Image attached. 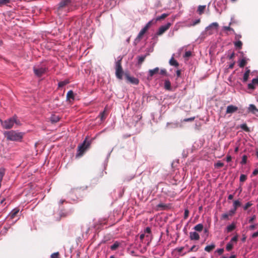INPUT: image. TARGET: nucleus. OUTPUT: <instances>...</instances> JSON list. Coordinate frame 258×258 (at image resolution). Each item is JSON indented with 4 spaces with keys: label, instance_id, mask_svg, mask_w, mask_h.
Masks as SVG:
<instances>
[{
    "label": "nucleus",
    "instance_id": "obj_1",
    "mask_svg": "<svg viewBox=\"0 0 258 258\" xmlns=\"http://www.w3.org/2000/svg\"><path fill=\"white\" fill-rule=\"evenodd\" d=\"M72 0H60V2L55 6V13L58 15H64L70 10L69 7Z\"/></svg>",
    "mask_w": 258,
    "mask_h": 258
},
{
    "label": "nucleus",
    "instance_id": "obj_2",
    "mask_svg": "<svg viewBox=\"0 0 258 258\" xmlns=\"http://www.w3.org/2000/svg\"><path fill=\"white\" fill-rule=\"evenodd\" d=\"M4 136L8 141L20 142L23 138L24 133L12 130L5 132Z\"/></svg>",
    "mask_w": 258,
    "mask_h": 258
},
{
    "label": "nucleus",
    "instance_id": "obj_3",
    "mask_svg": "<svg viewBox=\"0 0 258 258\" xmlns=\"http://www.w3.org/2000/svg\"><path fill=\"white\" fill-rule=\"evenodd\" d=\"M0 122L3 127L5 129L11 128L13 126L14 123H16L18 125L20 124V121L17 120V117L15 116L5 121H3L2 119H0Z\"/></svg>",
    "mask_w": 258,
    "mask_h": 258
},
{
    "label": "nucleus",
    "instance_id": "obj_4",
    "mask_svg": "<svg viewBox=\"0 0 258 258\" xmlns=\"http://www.w3.org/2000/svg\"><path fill=\"white\" fill-rule=\"evenodd\" d=\"M91 142L87 141L86 139L82 144L78 146L76 157L82 156L86 150L89 148Z\"/></svg>",
    "mask_w": 258,
    "mask_h": 258
},
{
    "label": "nucleus",
    "instance_id": "obj_5",
    "mask_svg": "<svg viewBox=\"0 0 258 258\" xmlns=\"http://www.w3.org/2000/svg\"><path fill=\"white\" fill-rule=\"evenodd\" d=\"M123 71L121 66V58L116 62L115 63V75L117 79L121 80Z\"/></svg>",
    "mask_w": 258,
    "mask_h": 258
},
{
    "label": "nucleus",
    "instance_id": "obj_6",
    "mask_svg": "<svg viewBox=\"0 0 258 258\" xmlns=\"http://www.w3.org/2000/svg\"><path fill=\"white\" fill-rule=\"evenodd\" d=\"M47 69L43 66L34 67L33 71L35 75L37 77H41L46 72Z\"/></svg>",
    "mask_w": 258,
    "mask_h": 258
},
{
    "label": "nucleus",
    "instance_id": "obj_7",
    "mask_svg": "<svg viewBox=\"0 0 258 258\" xmlns=\"http://www.w3.org/2000/svg\"><path fill=\"white\" fill-rule=\"evenodd\" d=\"M124 76H125V78L127 80V81L128 82H129L130 83H131L133 84H135V85L139 84V80L138 79L133 77H131L130 76V75L128 74H127V73H125L124 74Z\"/></svg>",
    "mask_w": 258,
    "mask_h": 258
},
{
    "label": "nucleus",
    "instance_id": "obj_8",
    "mask_svg": "<svg viewBox=\"0 0 258 258\" xmlns=\"http://www.w3.org/2000/svg\"><path fill=\"white\" fill-rule=\"evenodd\" d=\"M170 26H171L170 23H168L165 25L161 26L159 28V30L157 33V34L158 35H161L170 28Z\"/></svg>",
    "mask_w": 258,
    "mask_h": 258
},
{
    "label": "nucleus",
    "instance_id": "obj_9",
    "mask_svg": "<svg viewBox=\"0 0 258 258\" xmlns=\"http://www.w3.org/2000/svg\"><path fill=\"white\" fill-rule=\"evenodd\" d=\"M258 87V78L253 79L251 83L248 84V89L250 90L255 89V87Z\"/></svg>",
    "mask_w": 258,
    "mask_h": 258
},
{
    "label": "nucleus",
    "instance_id": "obj_10",
    "mask_svg": "<svg viewBox=\"0 0 258 258\" xmlns=\"http://www.w3.org/2000/svg\"><path fill=\"white\" fill-rule=\"evenodd\" d=\"M238 109V108L237 106L230 105L227 107L226 113V114H232L236 112Z\"/></svg>",
    "mask_w": 258,
    "mask_h": 258
},
{
    "label": "nucleus",
    "instance_id": "obj_11",
    "mask_svg": "<svg viewBox=\"0 0 258 258\" xmlns=\"http://www.w3.org/2000/svg\"><path fill=\"white\" fill-rule=\"evenodd\" d=\"M159 68L158 67L155 68V69L153 70H149L148 72V75L147 79L148 80H151L152 77L155 75L158 74L159 72Z\"/></svg>",
    "mask_w": 258,
    "mask_h": 258
},
{
    "label": "nucleus",
    "instance_id": "obj_12",
    "mask_svg": "<svg viewBox=\"0 0 258 258\" xmlns=\"http://www.w3.org/2000/svg\"><path fill=\"white\" fill-rule=\"evenodd\" d=\"M189 238L191 240H198L200 239V235L196 232H190L189 233Z\"/></svg>",
    "mask_w": 258,
    "mask_h": 258
},
{
    "label": "nucleus",
    "instance_id": "obj_13",
    "mask_svg": "<svg viewBox=\"0 0 258 258\" xmlns=\"http://www.w3.org/2000/svg\"><path fill=\"white\" fill-rule=\"evenodd\" d=\"M68 215V212H66L64 210H61L59 212V216L58 217L56 218V220L59 221H60L61 218L66 217Z\"/></svg>",
    "mask_w": 258,
    "mask_h": 258
},
{
    "label": "nucleus",
    "instance_id": "obj_14",
    "mask_svg": "<svg viewBox=\"0 0 258 258\" xmlns=\"http://www.w3.org/2000/svg\"><path fill=\"white\" fill-rule=\"evenodd\" d=\"M250 73V70L248 69V68H246V71H245V73L244 74L243 78V82H246L247 81L248 78H249Z\"/></svg>",
    "mask_w": 258,
    "mask_h": 258
},
{
    "label": "nucleus",
    "instance_id": "obj_15",
    "mask_svg": "<svg viewBox=\"0 0 258 258\" xmlns=\"http://www.w3.org/2000/svg\"><path fill=\"white\" fill-rule=\"evenodd\" d=\"M60 119V117L58 115L53 114L50 118V120L52 123H56L58 122Z\"/></svg>",
    "mask_w": 258,
    "mask_h": 258
},
{
    "label": "nucleus",
    "instance_id": "obj_16",
    "mask_svg": "<svg viewBox=\"0 0 258 258\" xmlns=\"http://www.w3.org/2000/svg\"><path fill=\"white\" fill-rule=\"evenodd\" d=\"M170 65L172 66H174L176 68H178V66H179V63L177 61V60H176L173 57H172L171 58V59H170L169 60V62Z\"/></svg>",
    "mask_w": 258,
    "mask_h": 258
},
{
    "label": "nucleus",
    "instance_id": "obj_17",
    "mask_svg": "<svg viewBox=\"0 0 258 258\" xmlns=\"http://www.w3.org/2000/svg\"><path fill=\"white\" fill-rule=\"evenodd\" d=\"M248 111L253 114L255 113V111L258 112V109L256 108L255 106L253 104H250L248 107Z\"/></svg>",
    "mask_w": 258,
    "mask_h": 258
},
{
    "label": "nucleus",
    "instance_id": "obj_18",
    "mask_svg": "<svg viewBox=\"0 0 258 258\" xmlns=\"http://www.w3.org/2000/svg\"><path fill=\"white\" fill-rule=\"evenodd\" d=\"M206 5H200L198 7L197 12L199 15H202L204 13V11L206 9Z\"/></svg>",
    "mask_w": 258,
    "mask_h": 258
},
{
    "label": "nucleus",
    "instance_id": "obj_19",
    "mask_svg": "<svg viewBox=\"0 0 258 258\" xmlns=\"http://www.w3.org/2000/svg\"><path fill=\"white\" fill-rule=\"evenodd\" d=\"M147 31L145 29L143 28L141 31L140 32H139V33L138 34L137 38H136V40H140L143 35L145 34V33L147 32Z\"/></svg>",
    "mask_w": 258,
    "mask_h": 258
},
{
    "label": "nucleus",
    "instance_id": "obj_20",
    "mask_svg": "<svg viewBox=\"0 0 258 258\" xmlns=\"http://www.w3.org/2000/svg\"><path fill=\"white\" fill-rule=\"evenodd\" d=\"M204 226L202 224H198L194 227V229L198 232H201Z\"/></svg>",
    "mask_w": 258,
    "mask_h": 258
},
{
    "label": "nucleus",
    "instance_id": "obj_21",
    "mask_svg": "<svg viewBox=\"0 0 258 258\" xmlns=\"http://www.w3.org/2000/svg\"><path fill=\"white\" fill-rule=\"evenodd\" d=\"M164 88L166 90H171V83L169 80H166L164 82Z\"/></svg>",
    "mask_w": 258,
    "mask_h": 258
},
{
    "label": "nucleus",
    "instance_id": "obj_22",
    "mask_svg": "<svg viewBox=\"0 0 258 258\" xmlns=\"http://www.w3.org/2000/svg\"><path fill=\"white\" fill-rule=\"evenodd\" d=\"M19 210L18 209H14L10 214L11 218L14 219L15 218L17 214L19 213Z\"/></svg>",
    "mask_w": 258,
    "mask_h": 258
},
{
    "label": "nucleus",
    "instance_id": "obj_23",
    "mask_svg": "<svg viewBox=\"0 0 258 258\" xmlns=\"http://www.w3.org/2000/svg\"><path fill=\"white\" fill-rule=\"evenodd\" d=\"M215 247V245L214 244H212L210 245L206 246L205 248V250L207 252H210L212 250H213Z\"/></svg>",
    "mask_w": 258,
    "mask_h": 258
},
{
    "label": "nucleus",
    "instance_id": "obj_24",
    "mask_svg": "<svg viewBox=\"0 0 258 258\" xmlns=\"http://www.w3.org/2000/svg\"><path fill=\"white\" fill-rule=\"evenodd\" d=\"M106 116L107 114L106 113V110L105 109L103 111L100 113L98 117L100 118L101 121H103L106 118Z\"/></svg>",
    "mask_w": 258,
    "mask_h": 258
},
{
    "label": "nucleus",
    "instance_id": "obj_25",
    "mask_svg": "<svg viewBox=\"0 0 258 258\" xmlns=\"http://www.w3.org/2000/svg\"><path fill=\"white\" fill-rule=\"evenodd\" d=\"M120 245V243L118 241H115L113 244H112L111 246H110V249L112 250H115L116 249H117L118 248V247Z\"/></svg>",
    "mask_w": 258,
    "mask_h": 258
},
{
    "label": "nucleus",
    "instance_id": "obj_26",
    "mask_svg": "<svg viewBox=\"0 0 258 258\" xmlns=\"http://www.w3.org/2000/svg\"><path fill=\"white\" fill-rule=\"evenodd\" d=\"M240 127L246 132H250L249 128L247 126V125L246 123H243V124H241L240 126Z\"/></svg>",
    "mask_w": 258,
    "mask_h": 258
},
{
    "label": "nucleus",
    "instance_id": "obj_27",
    "mask_svg": "<svg viewBox=\"0 0 258 258\" xmlns=\"http://www.w3.org/2000/svg\"><path fill=\"white\" fill-rule=\"evenodd\" d=\"M67 98L68 99H74V92L73 91L70 90L67 93Z\"/></svg>",
    "mask_w": 258,
    "mask_h": 258
},
{
    "label": "nucleus",
    "instance_id": "obj_28",
    "mask_svg": "<svg viewBox=\"0 0 258 258\" xmlns=\"http://www.w3.org/2000/svg\"><path fill=\"white\" fill-rule=\"evenodd\" d=\"M235 225L234 223H232L231 225L227 227V231L228 232H231L235 229Z\"/></svg>",
    "mask_w": 258,
    "mask_h": 258
},
{
    "label": "nucleus",
    "instance_id": "obj_29",
    "mask_svg": "<svg viewBox=\"0 0 258 258\" xmlns=\"http://www.w3.org/2000/svg\"><path fill=\"white\" fill-rule=\"evenodd\" d=\"M241 206V203L238 200L234 201L233 202V209L236 211L237 208Z\"/></svg>",
    "mask_w": 258,
    "mask_h": 258
},
{
    "label": "nucleus",
    "instance_id": "obj_30",
    "mask_svg": "<svg viewBox=\"0 0 258 258\" xmlns=\"http://www.w3.org/2000/svg\"><path fill=\"white\" fill-rule=\"evenodd\" d=\"M169 15V14H162L160 16H159L158 17L156 18V20L157 21H161L162 20H163L165 18H166Z\"/></svg>",
    "mask_w": 258,
    "mask_h": 258
},
{
    "label": "nucleus",
    "instance_id": "obj_31",
    "mask_svg": "<svg viewBox=\"0 0 258 258\" xmlns=\"http://www.w3.org/2000/svg\"><path fill=\"white\" fill-rule=\"evenodd\" d=\"M247 63L245 58H242L239 62V66L240 68H243Z\"/></svg>",
    "mask_w": 258,
    "mask_h": 258
},
{
    "label": "nucleus",
    "instance_id": "obj_32",
    "mask_svg": "<svg viewBox=\"0 0 258 258\" xmlns=\"http://www.w3.org/2000/svg\"><path fill=\"white\" fill-rule=\"evenodd\" d=\"M147 55H145L144 56H140L138 57V64L141 65L143 63V62L145 60V58Z\"/></svg>",
    "mask_w": 258,
    "mask_h": 258
},
{
    "label": "nucleus",
    "instance_id": "obj_33",
    "mask_svg": "<svg viewBox=\"0 0 258 258\" xmlns=\"http://www.w3.org/2000/svg\"><path fill=\"white\" fill-rule=\"evenodd\" d=\"M10 0H0V7H3L4 5H8L10 3Z\"/></svg>",
    "mask_w": 258,
    "mask_h": 258
},
{
    "label": "nucleus",
    "instance_id": "obj_34",
    "mask_svg": "<svg viewBox=\"0 0 258 258\" xmlns=\"http://www.w3.org/2000/svg\"><path fill=\"white\" fill-rule=\"evenodd\" d=\"M234 45L236 47L238 48L239 49H241L242 45V43L241 41L238 40L235 42H234Z\"/></svg>",
    "mask_w": 258,
    "mask_h": 258
},
{
    "label": "nucleus",
    "instance_id": "obj_35",
    "mask_svg": "<svg viewBox=\"0 0 258 258\" xmlns=\"http://www.w3.org/2000/svg\"><path fill=\"white\" fill-rule=\"evenodd\" d=\"M157 207L160 210H164L167 208V206L164 204L160 203L157 206Z\"/></svg>",
    "mask_w": 258,
    "mask_h": 258
},
{
    "label": "nucleus",
    "instance_id": "obj_36",
    "mask_svg": "<svg viewBox=\"0 0 258 258\" xmlns=\"http://www.w3.org/2000/svg\"><path fill=\"white\" fill-rule=\"evenodd\" d=\"M233 244L229 242L226 245V249L227 251H229L233 248Z\"/></svg>",
    "mask_w": 258,
    "mask_h": 258
},
{
    "label": "nucleus",
    "instance_id": "obj_37",
    "mask_svg": "<svg viewBox=\"0 0 258 258\" xmlns=\"http://www.w3.org/2000/svg\"><path fill=\"white\" fill-rule=\"evenodd\" d=\"M252 205V204L251 202H247L245 206L243 207V209L244 210H247Z\"/></svg>",
    "mask_w": 258,
    "mask_h": 258
},
{
    "label": "nucleus",
    "instance_id": "obj_38",
    "mask_svg": "<svg viewBox=\"0 0 258 258\" xmlns=\"http://www.w3.org/2000/svg\"><path fill=\"white\" fill-rule=\"evenodd\" d=\"M247 157L246 155H244L242 156V160L241 161V164H245L247 161Z\"/></svg>",
    "mask_w": 258,
    "mask_h": 258
},
{
    "label": "nucleus",
    "instance_id": "obj_39",
    "mask_svg": "<svg viewBox=\"0 0 258 258\" xmlns=\"http://www.w3.org/2000/svg\"><path fill=\"white\" fill-rule=\"evenodd\" d=\"M236 211V210H235L234 209H232L230 210L228 213H227L228 214V215H229V216L232 217V216H233L235 214V213Z\"/></svg>",
    "mask_w": 258,
    "mask_h": 258
},
{
    "label": "nucleus",
    "instance_id": "obj_40",
    "mask_svg": "<svg viewBox=\"0 0 258 258\" xmlns=\"http://www.w3.org/2000/svg\"><path fill=\"white\" fill-rule=\"evenodd\" d=\"M68 83V81H61V82H60L58 83V87H63L64 86L66 85Z\"/></svg>",
    "mask_w": 258,
    "mask_h": 258
},
{
    "label": "nucleus",
    "instance_id": "obj_41",
    "mask_svg": "<svg viewBox=\"0 0 258 258\" xmlns=\"http://www.w3.org/2000/svg\"><path fill=\"white\" fill-rule=\"evenodd\" d=\"M51 258H60L58 252H54L51 255Z\"/></svg>",
    "mask_w": 258,
    "mask_h": 258
},
{
    "label": "nucleus",
    "instance_id": "obj_42",
    "mask_svg": "<svg viewBox=\"0 0 258 258\" xmlns=\"http://www.w3.org/2000/svg\"><path fill=\"white\" fill-rule=\"evenodd\" d=\"M246 179H247V176H246V175H245L244 174H241L240 176V181L241 182L245 181Z\"/></svg>",
    "mask_w": 258,
    "mask_h": 258
},
{
    "label": "nucleus",
    "instance_id": "obj_43",
    "mask_svg": "<svg viewBox=\"0 0 258 258\" xmlns=\"http://www.w3.org/2000/svg\"><path fill=\"white\" fill-rule=\"evenodd\" d=\"M159 73L160 74L164 75V76H167V75L166 70L165 69H161Z\"/></svg>",
    "mask_w": 258,
    "mask_h": 258
},
{
    "label": "nucleus",
    "instance_id": "obj_44",
    "mask_svg": "<svg viewBox=\"0 0 258 258\" xmlns=\"http://www.w3.org/2000/svg\"><path fill=\"white\" fill-rule=\"evenodd\" d=\"M229 216L228 215V214L227 213H224L222 215V219H223V220H228L229 219Z\"/></svg>",
    "mask_w": 258,
    "mask_h": 258
},
{
    "label": "nucleus",
    "instance_id": "obj_45",
    "mask_svg": "<svg viewBox=\"0 0 258 258\" xmlns=\"http://www.w3.org/2000/svg\"><path fill=\"white\" fill-rule=\"evenodd\" d=\"M152 24V21H149L146 25V26L143 28L144 29H145L146 30L148 31V30L149 29V28H150V27L151 26Z\"/></svg>",
    "mask_w": 258,
    "mask_h": 258
},
{
    "label": "nucleus",
    "instance_id": "obj_46",
    "mask_svg": "<svg viewBox=\"0 0 258 258\" xmlns=\"http://www.w3.org/2000/svg\"><path fill=\"white\" fill-rule=\"evenodd\" d=\"M152 24V21H149L146 25V26L143 28L144 29H145L146 30L148 31V30L149 29V28H150V27L151 26Z\"/></svg>",
    "mask_w": 258,
    "mask_h": 258
},
{
    "label": "nucleus",
    "instance_id": "obj_47",
    "mask_svg": "<svg viewBox=\"0 0 258 258\" xmlns=\"http://www.w3.org/2000/svg\"><path fill=\"white\" fill-rule=\"evenodd\" d=\"M224 166L223 163L218 161L216 164H215V166L218 168H221L222 167Z\"/></svg>",
    "mask_w": 258,
    "mask_h": 258
},
{
    "label": "nucleus",
    "instance_id": "obj_48",
    "mask_svg": "<svg viewBox=\"0 0 258 258\" xmlns=\"http://www.w3.org/2000/svg\"><path fill=\"white\" fill-rule=\"evenodd\" d=\"M219 25L217 23V22H214L213 23H212L209 26V27H208V28H212V27H215L216 28H217L218 27Z\"/></svg>",
    "mask_w": 258,
    "mask_h": 258
},
{
    "label": "nucleus",
    "instance_id": "obj_49",
    "mask_svg": "<svg viewBox=\"0 0 258 258\" xmlns=\"http://www.w3.org/2000/svg\"><path fill=\"white\" fill-rule=\"evenodd\" d=\"M188 215H189V211L187 209H185L184 210V219H187V217H188Z\"/></svg>",
    "mask_w": 258,
    "mask_h": 258
},
{
    "label": "nucleus",
    "instance_id": "obj_50",
    "mask_svg": "<svg viewBox=\"0 0 258 258\" xmlns=\"http://www.w3.org/2000/svg\"><path fill=\"white\" fill-rule=\"evenodd\" d=\"M198 249V247H197L196 245L192 246L190 249L189 250L188 252L190 251H197Z\"/></svg>",
    "mask_w": 258,
    "mask_h": 258
},
{
    "label": "nucleus",
    "instance_id": "obj_51",
    "mask_svg": "<svg viewBox=\"0 0 258 258\" xmlns=\"http://www.w3.org/2000/svg\"><path fill=\"white\" fill-rule=\"evenodd\" d=\"M238 239V236L235 235L230 240V242L233 243V242H236L237 241Z\"/></svg>",
    "mask_w": 258,
    "mask_h": 258
},
{
    "label": "nucleus",
    "instance_id": "obj_52",
    "mask_svg": "<svg viewBox=\"0 0 258 258\" xmlns=\"http://www.w3.org/2000/svg\"><path fill=\"white\" fill-rule=\"evenodd\" d=\"M223 28H224V29L226 31H230L231 30H232V32L234 33H235L234 30L233 28L230 27V26H224Z\"/></svg>",
    "mask_w": 258,
    "mask_h": 258
},
{
    "label": "nucleus",
    "instance_id": "obj_53",
    "mask_svg": "<svg viewBox=\"0 0 258 258\" xmlns=\"http://www.w3.org/2000/svg\"><path fill=\"white\" fill-rule=\"evenodd\" d=\"M256 219V216L255 215H253L248 220V222L249 223H252L254 220Z\"/></svg>",
    "mask_w": 258,
    "mask_h": 258
},
{
    "label": "nucleus",
    "instance_id": "obj_54",
    "mask_svg": "<svg viewBox=\"0 0 258 258\" xmlns=\"http://www.w3.org/2000/svg\"><path fill=\"white\" fill-rule=\"evenodd\" d=\"M191 55V52L190 51H186L184 57H188Z\"/></svg>",
    "mask_w": 258,
    "mask_h": 258
},
{
    "label": "nucleus",
    "instance_id": "obj_55",
    "mask_svg": "<svg viewBox=\"0 0 258 258\" xmlns=\"http://www.w3.org/2000/svg\"><path fill=\"white\" fill-rule=\"evenodd\" d=\"M195 119V117H190V118H187L184 119L183 121L187 122V121H193Z\"/></svg>",
    "mask_w": 258,
    "mask_h": 258
},
{
    "label": "nucleus",
    "instance_id": "obj_56",
    "mask_svg": "<svg viewBox=\"0 0 258 258\" xmlns=\"http://www.w3.org/2000/svg\"><path fill=\"white\" fill-rule=\"evenodd\" d=\"M200 22H201V20H200V19H197V20H196L195 21H194L193 22V23H192V24L191 25H192V26H195V25H196L197 24H198L200 23Z\"/></svg>",
    "mask_w": 258,
    "mask_h": 258
},
{
    "label": "nucleus",
    "instance_id": "obj_57",
    "mask_svg": "<svg viewBox=\"0 0 258 258\" xmlns=\"http://www.w3.org/2000/svg\"><path fill=\"white\" fill-rule=\"evenodd\" d=\"M224 251V249L223 248H220V249H218L217 250V253L219 254H222L223 253Z\"/></svg>",
    "mask_w": 258,
    "mask_h": 258
},
{
    "label": "nucleus",
    "instance_id": "obj_58",
    "mask_svg": "<svg viewBox=\"0 0 258 258\" xmlns=\"http://www.w3.org/2000/svg\"><path fill=\"white\" fill-rule=\"evenodd\" d=\"M234 56H235V53H234V52H233L231 54L228 55V58L229 59H233Z\"/></svg>",
    "mask_w": 258,
    "mask_h": 258
},
{
    "label": "nucleus",
    "instance_id": "obj_59",
    "mask_svg": "<svg viewBox=\"0 0 258 258\" xmlns=\"http://www.w3.org/2000/svg\"><path fill=\"white\" fill-rule=\"evenodd\" d=\"M151 229L149 227H147L145 230V232L150 234L151 233Z\"/></svg>",
    "mask_w": 258,
    "mask_h": 258
},
{
    "label": "nucleus",
    "instance_id": "obj_60",
    "mask_svg": "<svg viewBox=\"0 0 258 258\" xmlns=\"http://www.w3.org/2000/svg\"><path fill=\"white\" fill-rule=\"evenodd\" d=\"M258 174V168L255 169L252 172V175L254 176Z\"/></svg>",
    "mask_w": 258,
    "mask_h": 258
},
{
    "label": "nucleus",
    "instance_id": "obj_61",
    "mask_svg": "<svg viewBox=\"0 0 258 258\" xmlns=\"http://www.w3.org/2000/svg\"><path fill=\"white\" fill-rule=\"evenodd\" d=\"M256 225H251L249 226L250 230H254L255 229Z\"/></svg>",
    "mask_w": 258,
    "mask_h": 258
},
{
    "label": "nucleus",
    "instance_id": "obj_62",
    "mask_svg": "<svg viewBox=\"0 0 258 258\" xmlns=\"http://www.w3.org/2000/svg\"><path fill=\"white\" fill-rule=\"evenodd\" d=\"M232 160L231 156H227L226 157V161L227 162H230Z\"/></svg>",
    "mask_w": 258,
    "mask_h": 258
},
{
    "label": "nucleus",
    "instance_id": "obj_63",
    "mask_svg": "<svg viewBox=\"0 0 258 258\" xmlns=\"http://www.w3.org/2000/svg\"><path fill=\"white\" fill-rule=\"evenodd\" d=\"M257 236H258V232H255L254 233H253L252 235V238H255V237H256Z\"/></svg>",
    "mask_w": 258,
    "mask_h": 258
},
{
    "label": "nucleus",
    "instance_id": "obj_64",
    "mask_svg": "<svg viewBox=\"0 0 258 258\" xmlns=\"http://www.w3.org/2000/svg\"><path fill=\"white\" fill-rule=\"evenodd\" d=\"M183 249V247H180L177 248V250L178 251V252H181L182 251Z\"/></svg>",
    "mask_w": 258,
    "mask_h": 258
}]
</instances>
